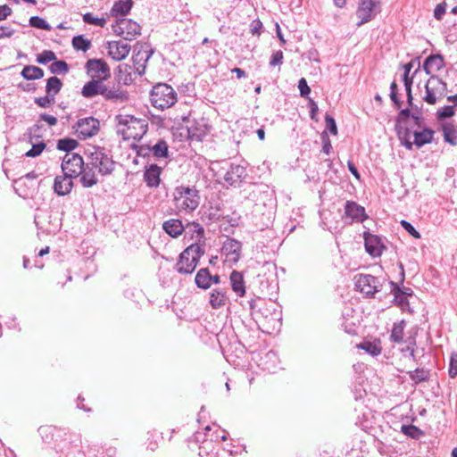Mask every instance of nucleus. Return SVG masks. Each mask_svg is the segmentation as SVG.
Returning <instances> with one entry per match:
<instances>
[{
  "label": "nucleus",
  "instance_id": "obj_39",
  "mask_svg": "<svg viewBox=\"0 0 457 457\" xmlns=\"http://www.w3.org/2000/svg\"><path fill=\"white\" fill-rule=\"evenodd\" d=\"M72 46L76 50L87 52L91 46V42L85 38L84 36L79 35L72 38Z\"/></svg>",
  "mask_w": 457,
  "mask_h": 457
},
{
  "label": "nucleus",
  "instance_id": "obj_58",
  "mask_svg": "<svg viewBox=\"0 0 457 457\" xmlns=\"http://www.w3.org/2000/svg\"><path fill=\"white\" fill-rule=\"evenodd\" d=\"M262 29V22L259 19L253 20L250 23V32L253 36L254 35L260 36Z\"/></svg>",
  "mask_w": 457,
  "mask_h": 457
},
{
  "label": "nucleus",
  "instance_id": "obj_25",
  "mask_svg": "<svg viewBox=\"0 0 457 457\" xmlns=\"http://www.w3.org/2000/svg\"><path fill=\"white\" fill-rule=\"evenodd\" d=\"M152 52L147 49L141 51L139 50L137 54L132 56L134 71L138 75L145 73V62L151 57Z\"/></svg>",
  "mask_w": 457,
  "mask_h": 457
},
{
  "label": "nucleus",
  "instance_id": "obj_64",
  "mask_svg": "<svg viewBox=\"0 0 457 457\" xmlns=\"http://www.w3.org/2000/svg\"><path fill=\"white\" fill-rule=\"evenodd\" d=\"M12 8L7 4L0 5V21L7 19L12 14Z\"/></svg>",
  "mask_w": 457,
  "mask_h": 457
},
{
  "label": "nucleus",
  "instance_id": "obj_9",
  "mask_svg": "<svg viewBox=\"0 0 457 457\" xmlns=\"http://www.w3.org/2000/svg\"><path fill=\"white\" fill-rule=\"evenodd\" d=\"M355 287L357 290L373 297L375 293L380 291L381 284L378 278L370 274H358L354 277Z\"/></svg>",
  "mask_w": 457,
  "mask_h": 457
},
{
  "label": "nucleus",
  "instance_id": "obj_22",
  "mask_svg": "<svg viewBox=\"0 0 457 457\" xmlns=\"http://www.w3.org/2000/svg\"><path fill=\"white\" fill-rule=\"evenodd\" d=\"M162 170L156 164L149 165L144 172V179L150 187H157L161 182L160 175Z\"/></svg>",
  "mask_w": 457,
  "mask_h": 457
},
{
  "label": "nucleus",
  "instance_id": "obj_59",
  "mask_svg": "<svg viewBox=\"0 0 457 457\" xmlns=\"http://www.w3.org/2000/svg\"><path fill=\"white\" fill-rule=\"evenodd\" d=\"M321 139H322V143H323L322 151L326 154H329L330 151L332 150V145H331L330 140H329L328 136L326 131L322 132Z\"/></svg>",
  "mask_w": 457,
  "mask_h": 457
},
{
  "label": "nucleus",
  "instance_id": "obj_2",
  "mask_svg": "<svg viewBox=\"0 0 457 457\" xmlns=\"http://www.w3.org/2000/svg\"><path fill=\"white\" fill-rule=\"evenodd\" d=\"M204 254L202 245L192 243L179 256L175 270L179 274H192L197 267L201 257Z\"/></svg>",
  "mask_w": 457,
  "mask_h": 457
},
{
  "label": "nucleus",
  "instance_id": "obj_30",
  "mask_svg": "<svg viewBox=\"0 0 457 457\" xmlns=\"http://www.w3.org/2000/svg\"><path fill=\"white\" fill-rule=\"evenodd\" d=\"M133 2L131 0H119L112 5L110 14L112 17L118 18L119 16L127 15L131 10Z\"/></svg>",
  "mask_w": 457,
  "mask_h": 457
},
{
  "label": "nucleus",
  "instance_id": "obj_41",
  "mask_svg": "<svg viewBox=\"0 0 457 457\" xmlns=\"http://www.w3.org/2000/svg\"><path fill=\"white\" fill-rule=\"evenodd\" d=\"M78 145V142L72 138H62L57 142V149L71 154Z\"/></svg>",
  "mask_w": 457,
  "mask_h": 457
},
{
  "label": "nucleus",
  "instance_id": "obj_50",
  "mask_svg": "<svg viewBox=\"0 0 457 457\" xmlns=\"http://www.w3.org/2000/svg\"><path fill=\"white\" fill-rule=\"evenodd\" d=\"M361 348L376 356L381 353L380 347L371 342H364L361 345Z\"/></svg>",
  "mask_w": 457,
  "mask_h": 457
},
{
  "label": "nucleus",
  "instance_id": "obj_43",
  "mask_svg": "<svg viewBox=\"0 0 457 457\" xmlns=\"http://www.w3.org/2000/svg\"><path fill=\"white\" fill-rule=\"evenodd\" d=\"M401 431L405 436L413 439H419L423 435L422 430L414 425H403Z\"/></svg>",
  "mask_w": 457,
  "mask_h": 457
},
{
  "label": "nucleus",
  "instance_id": "obj_55",
  "mask_svg": "<svg viewBox=\"0 0 457 457\" xmlns=\"http://www.w3.org/2000/svg\"><path fill=\"white\" fill-rule=\"evenodd\" d=\"M401 225L414 238H420V232L409 221L403 220Z\"/></svg>",
  "mask_w": 457,
  "mask_h": 457
},
{
  "label": "nucleus",
  "instance_id": "obj_7",
  "mask_svg": "<svg viewBox=\"0 0 457 457\" xmlns=\"http://www.w3.org/2000/svg\"><path fill=\"white\" fill-rule=\"evenodd\" d=\"M381 12L380 0H359L356 15L360 19L358 26L373 20Z\"/></svg>",
  "mask_w": 457,
  "mask_h": 457
},
{
  "label": "nucleus",
  "instance_id": "obj_12",
  "mask_svg": "<svg viewBox=\"0 0 457 457\" xmlns=\"http://www.w3.org/2000/svg\"><path fill=\"white\" fill-rule=\"evenodd\" d=\"M99 120L94 117L79 119L76 124V133L80 139H86L97 134Z\"/></svg>",
  "mask_w": 457,
  "mask_h": 457
},
{
  "label": "nucleus",
  "instance_id": "obj_42",
  "mask_svg": "<svg viewBox=\"0 0 457 457\" xmlns=\"http://www.w3.org/2000/svg\"><path fill=\"white\" fill-rule=\"evenodd\" d=\"M49 70L53 74H66L69 71V65L65 61H54L49 65Z\"/></svg>",
  "mask_w": 457,
  "mask_h": 457
},
{
  "label": "nucleus",
  "instance_id": "obj_63",
  "mask_svg": "<svg viewBox=\"0 0 457 457\" xmlns=\"http://www.w3.org/2000/svg\"><path fill=\"white\" fill-rule=\"evenodd\" d=\"M308 105H309V108H310V117H311V119L313 120H317V113H318V111H319L318 104H316L315 101H313L312 99H310Z\"/></svg>",
  "mask_w": 457,
  "mask_h": 457
},
{
  "label": "nucleus",
  "instance_id": "obj_20",
  "mask_svg": "<svg viewBox=\"0 0 457 457\" xmlns=\"http://www.w3.org/2000/svg\"><path fill=\"white\" fill-rule=\"evenodd\" d=\"M186 235H190L194 243H197L204 246V229L198 222H187L184 225Z\"/></svg>",
  "mask_w": 457,
  "mask_h": 457
},
{
  "label": "nucleus",
  "instance_id": "obj_36",
  "mask_svg": "<svg viewBox=\"0 0 457 457\" xmlns=\"http://www.w3.org/2000/svg\"><path fill=\"white\" fill-rule=\"evenodd\" d=\"M405 328V321L402 320L399 322L394 323L390 338L395 343H402L403 342V331Z\"/></svg>",
  "mask_w": 457,
  "mask_h": 457
},
{
  "label": "nucleus",
  "instance_id": "obj_62",
  "mask_svg": "<svg viewBox=\"0 0 457 457\" xmlns=\"http://www.w3.org/2000/svg\"><path fill=\"white\" fill-rule=\"evenodd\" d=\"M411 114L409 108L402 109L395 120L396 124L400 125L401 122H404L407 118L411 117Z\"/></svg>",
  "mask_w": 457,
  "mask_h": 457
},
{
  "label": "nucleus",
  "instance_id": "obj_5",
  "mask_svg": "<svg viewBox=\"0 0 457 457\" xmlns=\"http://www.w3.org/2000/svg\"><path fill=\"white\" fill-rule=\"evenodd\" d=\"M447 93V84L436 75H431L425 85L423 100L431 105L442 100Z\"/></svg>",
  "mask_w": 457,
  "mask_h": 457
},
{
  "label": "nucleus",
  "instance_id": "obj_52",
  "mask_svg": "<svg viewBox=\"0 0 457 457\" xmlns=\"http://www.w3.org/2000/svg\"><path fill=\"white\" fill-rule=\"evenodd\" d=\"M448 373L451 378H455L457 376V351L453 352L451 354Z\"/></svg>",
  "mask_w": 457,
  "mask_h": 457
},
{
  "label": "nucleus",
  "instance_id": "obj_14",
  "mask_svg": "<svg viewBox=\"0 0 457 457\" xmlns=\"http://www.w3.org/2000/svg\"><path fill=\"white\" fill-rule=\"evenodd\" d=\"M364 207L355 202L347 201L345 206V218L346 223L353 221L361 222L366 219Z\"/></svg>",
  "mask_w": 457,
  "mask_h": 457
},
{
  "label": "nucleus",
  "instance_id": "obj_10",
  "mask_svg": "<svg viewBox=\"0 0 457 457\" xmlns=\"http://www.w3.org/2000/svg\"><path fill=\"white\" fill-rule=\"evenodd\" d=\"M83 166V158L79 154H66L62 162V170L65 176L75 179L81 173Z\"/></svg>",
  "mask_w": 457,
  "mask_h": 457
},
{
  "label": "nucleus",
  "instance_id": "obj_24",
  "mask_svg": "<svg viewBox=\"0 0 457 457\" xmlns=\"http://www.w3.org/2000/svg\"><path fill=\"white\" fill-rule=\"evenodd\" d=\"M104 81L101 79H91L87 82L81 90V95L86 98H92L97 95H101Z\"/></svg>",
  "mask_w": 457,
  "mask_h": 457
},
{
  "label": "nucleus",
  "instance_id": "obj_32",
  "mask_svg": "<svg viewBox=\"0 0 457 457\" xmlns=\"http://www.w3.org/2000/svg\"><path fill=\"white\" fill-rule=\"evenodd\" d=\"M75 441H68L64 439L58 445L59 451L62 453V457H85V453L81 451H79L77 454L72 452V448H77L79 446L78 444L73 445Z\"/></svg>",
  "mask_w": 457,
  "mask_h": 457
},
{
  "label": "nucleus",
  "instance_id": "obj_40",
  "mask_svg": "<svg viewBox=\"0 0 457 457\" xmlns=\"http://www.w3.org/2000/svg\"><path fill=\"white\" fill-rule=\"evenodd\" d=\"M390 291L394 295V303L403 311H410L408 296L402 295L398 291L392 290V287H390Z\"/></svg>",
  "mask_w": 457,
  "mask_h": 457
},
{
  "label": "nucleus",
  "instance_id": "obj_44",
  "mask_svg": "<svg viewBox=\"0 0 457 457\" xmlns=\"http://www.w3.org/2000/svg\"><path fill=\"white\" fill-rule=\"evenodd\" d=\"M443 134L445 142L449 143L452 145H457V136L455 129L453 126L444 125Z\"/></svg>",
  "mask_w": 457,
  "mask_h": 457
},
{
  "label": "nucleus",
  "instance_id": "obj_38",
  "mask_svg": "<svg viewBox=\"0 0 457 457\" xmlns=\"http://www.w3.org/2000/svg\"><path fill=\"white\" fill-rule=\"evenodd\" d=\"M150 151L156 158H163L168 156V145L164 140H159Z\"/></svg>",
  "mask_w": 457,
  "mask_h": 457
},
{
  "label": "nucleus",
  "instance_id": "obj_53",
  "mask_svg": "<svg viewBox=\"0 0 457 457\" xmlns=\"http://www.w3.org/2000/svg\"><path fill=\"white\" fill-rule=\"evenodd\" d=\"M436 114L438 119H446L454 115V110L453 106L446 105L439 109Z\"/></svg>",
  "mask_w": 457,
  "mask_h": 457
},
{
  "label": "nucleus",
  "instance_id": "obj_19",
  "mask_svg": "<svg viewBox=\"0 0 457 457\" xmlns=\"http://www.w3.org/2000/svg\"><path fill=\"white\" fill-rule=\"evenodd\" d=\"M162 228L165 233L173 238H177L181 236L186 229L182 220L174 218L165 220L162 223Z\"/></svg>",
  "mask_w": 457,
  "mask_h": 457
},
{
  "label": "nucleus",
  "instance_id": "obj_11",
  "mask_svg": "<svg viewBox=\"0 0 457 457\" xmlns=\"http://www.w3.org/2000/svg\"><path fill=\"white\" fill-rule=\"evenodd\" d=\"M87 75L91 79H101L102 81L107 80L111 77L110 68L103 59H89L85 65Z\"/></svg>",
  "mask_w": 457,
  "mask_h": 457
},
{
  "label": "nucleus",
  "instance_id": "obj_45",
  "mask_svg": "<svg viewBox=\"0 0 457 457\" xmlns=\"http://www.w3.org/2000/svg\"><path fill=\"white\" fill-rule=\"evenodd\" d=\"M83 21L101 28H104L106 24V20L104 18L95 17L91 12H87L83 15Z\"/></svg>",
  "mask_w": 457,
  "mask_h": 457
},
{
  "label": "nucleus",
  "instance_id": "obj_29",
  "mask_svg": "<svg viewBox=\"0 0 457 457\" xmlns=\"http://www.w3.org/2000/svg\"><path fill=\"white\" fill-rule=\"evenodd\" d=\"M230 285L232 290L237 294V296H244L245 294V287L244 276L237 270H233L229 276Z\"/></svg>",
  "mask_w": 457,
  "mask_h": 457
},
{
  "label": "nucleus",
  "instance_id": "obj_27",
  "mask_svg": "<svg viewBox=\"0 0 457 457\" xmlns=\"http://www.w3.org/2000/svg\"><path fill=\"white\" fill-rule=\"evenodd\" d=\"M228 297L227 291L221 288H214L210 293L209 303L213 309H220L227 304Z\"/></svg>",
  "mask_w": 457,
  "mask_h": 457
},
{
  "label": "nucleus",
  "instance_id": "obj_47",
  "mask_svg": "<svg viewBox=\"0 0 457 457\" xmlns=\"http://www.w3.org/2000/svg\"><path fill=\"white\" fill-rule=\"evenodd\" d=\"M55 60L56 54L51 50H45L37 55V62L41 64H46L49 62Z\"/></svg>",
  "mask_w": 457,
  "mask_h": 457
},
{
  "label": "nucleus",
  "instance_id": "obj_16",
  "mask_svg": "<svg viewBox=\"0 0 457 457\" xmlns=\"http://www.w3.org/2000/svg\"><path fill=\"white\" fill-rule=\"evenodd\" d=\"M106 48L108 55L117 62L125 59L130 52V46L123 41L108 42Z\"/></svg>",
  "mask_w": 457,
  "mask_h": 457
},
{
  "label": "nucleus",
  "instance_id": "obj_26",
  "mask_svg": "<svg viewBox=\"0 0 457 457\" xmlns=\"http://www.w3.org/2000/svg\"><path fill=\"white\" fill-rule=\"evenodd\" d=\"M435 131L429 128H423L420 131H413V145L420 148L433 141Z\"/></svg>",
  "mask_w": 457,
  "mask_h": 457
},
{
  "label": "nucleus",
  "instance_id": "obj_3",
  "mask_svg": "<svg viewBox=\"0 0 457 457\" xmlns=\"http://www.w3.org/2000/svg\"><path fill=\"white\" fill-rule=\"evenodd\" d=\"M173 202L179 211L191 212L200 204V195L195 187L179 186L173 191Z\"/></svg>",
  "mask_w": 457,
  "mask_h": 457
},
{
  "label": "nucleus",
  "instance_id": "obj_48",
  "mask_svg": "<svg viewBox=\"0 0 457 457\" xmlns=\"http://www.w3.org/2000/svg\"><path fill=\"white\" fill-rule=\"evenodd\" d=\"M134 71V68L129 64L122 63L118 66V71L120 74L125 73L126 76L123 78L122 76L120 77V79L123 80L125 84H128L129 81H131V71Z\"/></svg>",
  "mask_w": 457,
  "mask_h": 457
},
{
  "label": "nucleus",
  "instance_id": "obj_51",
  "mask_svg": "<svg viewBox=\"0 0 457 457\" xmlns=\"http://www.w3.org/2000/svg\"><path fill=\"white\" fill-rule=\"evenodd\" d=\"M326 129L328 130L332 135L337 134V127L335 119L329 114L325 115Z\"/></svg>",
  "mask_w": 457,
  "mask_h": 457
},
{
  "label": "nucleus",
  "instance_id": "obj_1",
  "mask_svg": "<svg viewBox=\"0 0 457 457\" xmlns=\"http://www.w3.org/2000/svg\"><path fill=\"white\" fill-rule=\"evenodd\" d=\"M115 120L117 132L124 140H140L147 131L148 124L144 119L129 114H119L115 117Z\"/></svg>",
  "mask_w": 457,
  "mask_h": 457
},
{
  "label": "nucleus",
  "instance_id": "obj_15",
  "mask_svg": "<svg viewBox=\"0 0 457 457\" xmlns=\"http://www.w3.org/2000/svg\"><path fill=\"white\" fill-rule=\"evenodd\" d=\"M101 96L105 101L112 103H123L128 99L126 92L118 85L110 87L104 83Z\"/></svg>",
  "mask_w": 457,
  "mask_h": 457
},
{
  "label": "nucleus",
  "instance_id": "obj_18",
  "mask_svg": "<svg viewBox=\"0 0 457 457\" xmlns=\"http://www.w3.org/2000/svg\"><path fill=\"white\" fill-rule=\"evenodd\" d=\"M245 177V169L241 165L231 164L226 172L222 175V179L228 186H235Z\"/></svg>",
  "mask_w": 457,
  "mask_h": 457
},
{
  "label": "nucleus",
  "instance_id": "obj_34",
  "mask_svg": "<svg viewBox=\"0 0 457 457\" xmlns=\"http://www.w3.org/2000/svg\"><path fill=\"white\" fill-rule=\"evenodd\" d=\"M21 76L28 80L39 79L44 77V71L33 65H27L21 71Z\"/></svg>",
  "mask_w": 457,
  "mask_h": 457
},
{
  "label": "nucleus",
  "instance_id": "obj_37",
  "mask_svg": "<svg viewBox=\"0 0 457 457\" xmlns=\"http://www.w3.org/2000/svg\"><path fill=\"white\" fill-rule=\"evenodd\" d=\"M410 378L415 383L419 384L424 381H428L430 377L429 370L424 369H416L409 372Z\"/></svg>",
  "mask_w": 457,
  "mask_h": 457
},
{
  "label": "nucleus",
  "instance_id": "obj_56",
  "mask_svg": "<svg viewBox=\"0 0 457 457\" xmlns=\"http://www.w3.org/2000/svg\"><path fill=\"white\" fill-rule=\"evenodd\" d=\"M283 52L278 50L272 54L270 60V65L271 67H275L277 65H280L283 62Z\"/></svg>",
  "mask_w": 457,
  "mask_h": 457
},
{
  "label": "nucleus",
  "instance_id": "obj_35",
  "mask_svg": "<svg viewBox=\"0 0 457 457\" xmlns=\"http://www.w3.org/2000/svg\"><path fill=\"white\" fill-rule=\"evenodd\" d=\"M62 87V82L60 79L55 76L49 78L46 81V92L53 97L61 91Z\"/></svg>",
  "mask_w": 457,
  "mask_h": 457
},
{
  "label": "nucleus",
  "instance_id": "obj_60",
  "mask_svg": "<svg viewBox=\"0 0 457 457\" xmlns=\"http://www.w3.org/2000/svg\"><path fill=\"white\" fill-rule=\"evenodd\" d=\"M445 10H446V4L445 2L438 4L434 10L435 19L437 21H441L444 14L445 13Z\"/></svg>",
  "mask_w": 457,
  "mask_h": 457
},
{
  "label": "nucleus",
  "instance_id": "obj_46",
  "mask_svg": "<svg viewBox=\"0 0 457 457\" xmlns=\"http://www.w3.org/2000/svg\"><path fill=\"white\" fill-rule=\"evenodd\" d=\"M29 25L31 27L41 29L47 31H50L52 29V27L43 18H40L38 16L30 17Z\"/></svg>",
  "mask_w": 457,
  "mask_h": 457
},
{
  "label": "nucleus",
  "instance_id": "obj_54",
  "mask_svg": "<svg viewBox=\"0 0 457 457\" xmlns=\"http://www.w3.org/2000/svg\"><path fill=\"white\" fill-rule=\"evenodd\" d=\"M54 102V97L51 96L50 95L46 94V96L43 97H37L35 99V103L40 106V107H49L51 104Z\"/></svg>",
  "mask_w": 457,
  "mask_h": 457
},
{
  "label": "nucleus",
  "instance_id": "obj_13",
  "mask_svg": "<svg viewBox=\"0 0 457 457\" xmlns=\"http://www.w3.org/2000/svg\"><path fill=\"white\" fill-rule=\"evenodd\" d=\"M242 244L234 239L228 237L223 243L221 251L226 255L228 262L237 263L241 257Z\"/></svg>",
  "mask_w": 457,
  "mask_h": 457
},
{
  "label": "nucleus",
  "instance_id": "obj_33",
  "mask_svg": "<svg viewBox=\"0 0 457 457\" xmlns=\"http://www.w3.org/2000/svg\"><path fill=\"white\" fill-rule=\"evenodd\" d=\"M211 273L208 268L200 269L195 278V283L197 287L202 289L210 288Z\"/></svg>",
  "mask_w": 457,
  "mask_h": 457
},
{
  "label": "nucleus",
  "instance_id": "obj_57",
  "mask_svg": "<svg viewBox=\"0 0 457 457\" xmlns=\"http://www.w3.org/2000/svg\"><path fill=\"white\" fill-rule=\"evenodd\" d=\"M390 287H392V290L398 291L402 295L405 296H411L413 294V291L410 287H400L396 283L390 281L389 282Z\"/></svg>",
  "mask_w": 457,
  "mask_h": 457
},
{
  "label": "nucleus",
  "instance_id": "obj_49",
  "mask_svg": "<svg viewBox=\"0 0 457 457\" xmlns=\"http://www.w3.org/2000/svg\"><path fill=\"white\" fill-rule=\"evenodd\" d=\"M46 148V144L44 142H39L37 144H34L30 150H29L25 155L27 157H37L38 156L43 150Z\"/></svg>",
  "mask_w": 457,
  "mask_h": 457
},
{
  "label": "nucleus",
  "instance_id": "obj_6",
  "mask_svg": "<svg viewBox=\"0 0 457 457\" xmlns=\"http://www.w3.org/2000/svg\"><path fill=\"white\" fill-rule=\"evenodd\" d=\"M89 159L90 165L97 169L103 176L110 175L114 170V162L104 148H95L94 152L90 153Z\"/></svg>",
  "mask_w": 457,
  "mask_h": 457
},
{
  "label": "nucleus",
  "instance_id": "obj_17",
  "mask_svg": "<svg viewBox=\"0 0 457 457\" xmlns=\"http://www.w3.org/2000/svg\"><path fill=\"white\" fill-rule=\"evenodd\" d=\"M364 245L367 253L373 257L380 256L385 249L380 237L369 232L364 233Z\"/></svg>",
  "mask_w": 457,
  "mask_h": 457
},
{
  "label": "nucleus",
  "instance_id": "obj_4",
  "mask_svg": "<svg viewBox=\"0 0 457 457\" xmlns=\"http://www.w3.org/2000/svg\"><path fill=\"white\" fill-rule=\"evenodd\" d=\"M177 102L176 91L168 84L155 85L151 91V103L154 107L164 110L171 107Z\"/></svg>",
  "mask_w": 457,
  "mask_h": 457
},
{
  "label": "nucleus",
  "instance_id": "obj_21",
  "mask_svg": "<svg viewBox=\"0 0 457 457\" xmlns=\"http://www.w3.org/2000/svg\"><path fill=\"white\" fill-rule=\"evenodd\" d=\"M445 67V60L444 57L437 54H430L428 56L422 65L423 71L428 75H432V71H438Z\"/></svg>",
  "mask_w": 457,
  "mask_h": 457
},
{
  "label": "nucleus",
  "instance_id": "obj_31",
  "mask_svg": "<svg viewBox=\"0 0 457 457\" xmlns=\"http://www.w3.org/2000/svg\"><path fill=\"white\" fill-rule=\"evenodd\" d=\"M395 131L401 144L408 150L413 147V141H411L413 132L409 128H403L401 125L395 124Z\"/></svg>",
  "mask_w": 457,
  "mask_h": 457
},
{
  "label": "nucleus",
  "instance_id": "obj_8",
  "mask_svg": "<svg viewBox=\"0 0 457 457\" xmlns=\"http://www.w3.org/2000/svg\"><path fill=\"white\" fill-rule=\"evenodd\" d=\"M112 30L117 36L130 41L140 35L141 28L137 22L130 19L120 18L112 25Z\"/></svg>",
  "mask_w": 457,
  "mask_h": 457
},
{
  "label": "nucleus",
  "instance_id": "obj_28",
  "mask_svg": "<svg viewBox=\"0 0 457 457\" xmlns=\"http://www.w3.org/2000/svg\"><path fill=\"white\" fill-rule=\"evenodd\" d=\"M80 182L84 187H91L94 185L97 184L98 179L96 176L95 169L93 166L87 162L86 165L84 164L82 168V171L79 174Z\"/></svg>",
  "mask_w": 457,
  "mask_h": 457
},
{
  "label": "nucleus",
  "instance_id": "obj_61",
  "mask_svg": "<svg viewBox=\"0 0 457 457\" xmlns=\"http://www.w3.org/2000/svg\"><path fill=\"white\" fill-rule=\"evenodd\" d=\"M298 88L300 90V95L301 96H307L310 92H311V88L309 87L308 84H307V81L305 80V79L302 78L299 82H298Z\"/></svg>",
  "mask_w": 457,
  "mask_h": 457
},
{
  "label": "nucleus",
  "instance_id": "obj_23",
  "mask_svg": "<svg viewBox=\"0 0 457 457\" xmlns=\"http://www.w3.org/2000/svg\"><path fill=\"white\" fill-rule=\"evenodd\" d=\"M71 178L65 176H56L54 183V190L58 195H68L73 187Z\"/></svg>",
  "mask_w": 457,
  "mask_h": 457
}]
</instances>
